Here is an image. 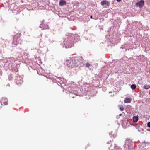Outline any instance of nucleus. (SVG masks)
<instances>
[{
	"instance_id": "10",
	"label": "nucleus",
	"mask_w": 150,
	"mask_h": 150,
	"mask_svg": "<svg viewBox=\"0 0 150 150\" xmlns=\"http://www.w3.org/2000/svg\"><path fill=\"white\" fill-rule=\"evenodd\" d=\"M131 88L132 90H134L136 88V86L135 84H132L131 86Z\"/></svg>"
},
{
	"instance_id": "11",
	"label": "nucleus",
	"mask_w": 150,
	"mask_h": 150,
	"mask_svg": "<svg viewBox=\"0 0 150 150\" xmlns=\"http://www.w3.org/2000/svg\"><path fill=\"white\" fill-rule=\"evenodd\" d=\"M90 66L89 63L88 62L86 64V67H89Z\"/></svg>"
},
{
	"instance_id": "12",
	"label": "nucleus",
	"mask_w": 150,
	"mask_h": 150,
	"mask_svg": "<svg viewBox=\"0 0 150 150\" xmlns=\"http://www.w3.org/2000/svg\"><path fill=\"white\" fill-rule=\"evenodd\" d=\"M120 110L122 111L124 109V108L123 107H120Z\"/></svg>"
},
{
	"instance_id": "3",
	"label": "nucleus",
	"mask_w": 150,
	"mask_h": 150,
	"mask_svg": "<svg viewBox=\"0 0 150 150\" xmlns=\"http://www.w3.org/2000/svg\"><path fill=\"white\" fill-rule=\"evenodd\" d=\"M0 102L2 105H6L8 104V100L6 98L2 97L1 99Z\"/></svg>"
},
{
	"instance_id": "2",
	"label": "nucleus",
	"mask_w": 150,
	"mask_h": 150,
	"mask_svg": "<svg viewBox=\"0 0 150 150\" xmlns=\"http://www.w3.org/2000/svg\"><path fill=\"white\" fill-rule=\"evenodd\" d=\"M20 37V35L17 33L14 36L13 42L15 45H16L18 43V41L20 39L19 38Z\"/></svg>"
},
{
	"instance_id": "16",
	"label": "nucleus",
	"mask_w": 150,
	"mask_h": 150,
	"mask_svg": "<svg viewBox=\"0 0 150 150\" xmlns=\"http://www.w3.org/2000/svg\"><path fill=\"white\" fill-rule=\"evenodd\" d=\"M90 18H92V16H90Z\"/></svg>"
},
{
	"instance_id": "7",
	"label": "nucleus",
	"mask_w": 150,
	"mask_h": 150,
	"mask_svg": "<svg viewBox=\"0 0 150 150\" xmlns=\"http://www.w3.org/2000/svg\"><path fill=\"white\" fill-rule=\"evenodd\" d=\"M131 101V100L129 98H125L124 100V102L125 103H129Z\"/></svg>"
},
{
	"instance_id": "4",
	"label": "nucleus",
	"mask_w": 150,
	"mask_h": 150,
	"mask_svg": "<svg viewBox=\"0 0 150 150\" xmlns=\"http://www.w3.org/2000/svg\"><path fill=\"white\" fill-rule=\"evenodd\" d=\"M144 2L143 0H141L139 1L137 3L136 5L137 6H139L140 7H142L144 5Z\"/></svg>"
},
{
	"instance_id": "14",
	"label": "nucleus",
	"mask_w": 150,
	"mask_h": 150,
	"mask_svg": "<svg viewBox=\"0 0 150 150\" xmlns=\"http://www.w3.org/2000/svg\"><path fill=\"white\" fill-rule=\"evenodd\" d=\"M118 2H120L122 0H116Z\"/></svg>"
},
{
	"instance_id": "5",
	"label": "nucleus",
	"mask_w": 150,
	"mask_h": 150,
	"mask_svg": "<svg viewBox=\"0 0 150 150\" xmlns=\"http://www.w3.org/2000/svg\"><path fill=\"white\" fill-rule=\"evenodd\" d=\"M59 4L60 6H62L66 4V2L63 0H61L59 1Z\"/></svg>"
},
{
	"instance_id": "6",
	"label": "nucleus",
	"mask_w": 150,
	"mask_h": 150,
	"mask_svg": "<svg viewBox=\"0 0 150 150\" xmlns=\"http://www.w3.org/2000/svg\"><path fill=\"white\" fill-rule=\"evenodd\" d=\"M109 4L108 2L106 0H103L101 2V4L102 6L106 4L107 6H109Z\"/></svg>"
},
{
	"instance_id": "15",
	"label": "nucleus",
	"mask_w": 150,
	"mask_h": 150,
	"mask_svg": "<svg viewBox=\"0 0 150 150\" xmlns=\"http://www.w3.org/2000/svg\"><path fill=\"white\" fill-rule=\"evenodd\" d=\"M122 115V114H120L119 115V116H121Z\"/></svg>"
},
{
	"instance_id": "13",
	"label": "nucleus",
	"mask_w": 150,
	"mask_h": 150,
	"mask_svg": "<svg viewBox=\"0 0 150 150\" xmlns=\"http://www.w3.org/2000/svg\"><path fill=\"white\" fill-rule=\"evenodd\" d=\"M147 126L149 127H150V122H149L147 123Z\"/></svg>"
},
{
	"instance_id": "9",
	"label": "nucleus",
	"mask_w": 150,
	"mask_h": 150,
	"mask_svg": "<svg viewBox=\"0 0 150 150\" xmlns=\"http://www.w3.org/2000/svg\"><path fill=\"white\" fill-rule=\"evenodd\" d=\"M144 88L146 89H148L150 88V86L148 84L145 85L144 86Z\"/></svg>"
},
{
	"instance_id": "8",
	"label": "nucleus",
	"mask_w": 150,
	"mask_h": 150,
	"mask_svg": "<svg viewBox=\"0 0 150 150\" xmlns=\"http://www.w3.org/2000/svg\"><path fill=\"white\" fill-rule=\"evenodd\" d=\"M133 120L134 122H136L138 121V118L137 116H134L133 117Z\"/></svg>"
},
{
	"instance_id": "1",
	"label": "nucleus",
	"mask_w": 150,
	"mask_h": 150,
	"mask_svg": "<svg viewBox=\"0 0 150 150\" xmlns=\"http://www.w3.org/2000/svg\"><path fill=\"white\" fill-rule=\"evenodd\" d=\"M80 62L77 59H74L71 61H69V60H67V64L68 65H69V67L70 66L77 67L80 65Z\"/></svg>"
}]
</instances>
